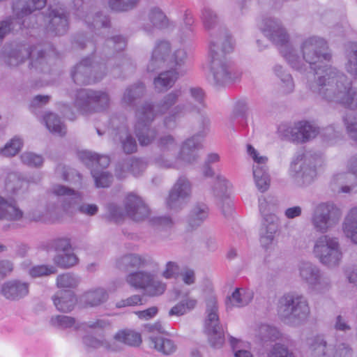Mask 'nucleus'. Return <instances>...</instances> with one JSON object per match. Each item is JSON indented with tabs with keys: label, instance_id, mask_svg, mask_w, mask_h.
I'll use <instances>...</instances> for the list:
<instances>
[{
	"label": "nucleus",
	"instance_id": "f257e3e1",
	"mask_svg": "<svg viewBox=\"0 0 357 357\" xmlns=\"http://www.w3.org/2000/svg\"><path fill=\"white\" fill-rule=\"evenodd\" d=\"M260 29L266 38L279 47L282 56L293 68L302 71L308 63L314 70V79L307 84L313 93L326 102L357 109V89L351 86L347 76L331 66L321 65L331 59L324 39L314 36L303 39L300 56L289 43V35L278 19H264Z\"/></svg>",
	"mask_w": 357,
	"mask_h": 357
},
{
	"label": "nucleus",
	"instance_id": "f03ea898",
	"mask_svg": "<svg viewBox=\"0 0 357 357\" xmlns=\"http://www.w3.org/2000/svg\"><path fill=\"white\" fill-rule=\"evenodd\" d=\"M181 89H175L167 93L154 107L145 103L139 107L135 113L136 123L135 130L141 145L149 144L155 137V132L149 128V125L158 115L168 114L163 121L167 129L176 127L178 119L186 116L196 108L188 103L178 104L173 107L181 96Z\"/></svg>",
	"mask_w": 357,
	"mask_h": 357
},
{
	"label": "nucleus",
	"instance_id": "7ed1b4c3",
	"mask_svg": "<svg viewBox=\"0 0 357 357\" xmlns=\"http://www.w3.org/2000/svg\"><path fill=\"white\" fill-rule=\"evenodd\" d=\"M231 38L223 33L211 36L208 46L209 73L208 80L213 85H222L238 79L241 73L228 59L227 54L233 51Z\"/></svg>",
	"mask_w": 357,
	"mask_h": 357
},
{
	"label": "nucleus",
	"instance_id": "20e7f679",
	"mask_svg": "<svg viewBox=\"0 0 357 357\" xmlns=\"http://www.w3.org/2000/svg\"><path fill=\"white\" fill-rule=\"evenodd\" d=\"M203 130L197 134L186 139L181 144L177 155L174 160L170 158L174 155L177 149V143L172 135H167L160 138L158 146L163 152L166 160L160 163L165 167L179 168L185 165L196 162L199 158V151L202 148V142L207 133L209 121L205 119Z\"/></svg>",
	"mask_w": 357,
	"mask_h": 357
},
{
	"label": "nucleus",
	"instance_id": "39448f33",
	"mask_svg": "<svg viewBox=\"0 0 357 357\" xmlns=\"http://www.w3.org/2000/svg\"><path fill=\"white\" fill-rule=\"evenodd\" d=\"M48 199L44 205L31 209L29 218L34 221H43L45 216L56 213L59 208L69 211L82 200V195L67 186L54 184L47 192Z\"/></svg>",
	"mask_w": 357,
	"mask_h": 357
},
{
	"label": "nucleus",
	"instance_id": "423d86ee",
	"mask_svg": "<svg viewBox=\"0 0 357 357\" xmlns=\"http://www.w3.org/2000/svg\"><path fill=\"white\" fill-rule=\"evenodd\" d=\"M278 313L286 322L296 326L307 321L310 308L305 296L298 292H289L280 298Z\"/></svg>",
	"mask_w": 357,
	"mask_h": 357
},
{
	"label": "nucleus",
	"instance_id": "0eeeda50",
	"mask_svg": "<svg viewBox=\"0 0 357 357\" xmlns=\"http://www.w3.org/2000/svg\"><path fill=\"white\" fill-rule=\"evenodd\" d=\"M312 254L321 264L329 268L338 266L343 258L339 238L329 234L321 235L314 241Z\"/></svg>",
	"mask_w": 357,
	"mask_h": 357
},
{
	"label": "nucleus",
	"instance_id": "6e6552de",
	"mask_svg": "<svg viewBox=\"0 0 357 357\" xmlns=\"http://www.w3.org/2000/svg\"><path fill=\"white\" fill-rule=\"evenodd\" d=\"M158 273L148 271H133L126 277V281L132 287L143 290L150 297L160 296L166 291L167 284Z\"/></svg>",
	"mask_w": 357,
	"mask_h": 357
},
{
	"label": "nucleus",
	"instance_id": "1a4fd4ad",
	"mask_svg": "<svg viewBox=\"0 0 357 357\" xmlns=\"http://www.w3.org/2000/svg\"><path fill=\"white\" fill-rule=\"evenodd\" d=\"M342 213L333 202H321L314 205L311 223L314 229L325 234L334 227L340 221Z\"/></svg>",
	"mask_w": 357,
	"mask_h": 357
},
{
	"label": "nucleus",
	"instance_id": "9d476101",
	"mask_svg": "<svg viewBox=\"0 0 357 357\" xmlns=\"http://www.w3.org/2000/svg\"><path fill=\"white\" fill-rule=\"evenodd\" d=\"M74 96L73 105L82 113L102 111L109 103L108 94L102 91L82 89L77 91Z\"/></svg>",
	"mask_w": 357,
	"mask_h": 357
},
{
	"label": "nucleus",
	"instance_id": "9b49d317",
	"mask_svg": "<svg viewBox=\"0 0 357 357\" xmlns=\"http://www.w3.org/2000/svg\"><path fill=\"white\" fill-rule=\"evenodd\" d=\"M312 357H351L352 351L344 342L328 343L322 335H316L307 342Z\"/></svg>",
	"mask_w": 357,
	"mask_h": 357
},
{
	"label": "nucleus",
	"instance_id": "f8f14e48",
	"mask_svg": "<svg viewBox=\"0 0 357 357\" xmlns=\"http://www.w3.org/2000/svg\"><path fill=\"white\" fill-rule=\"evenodd\" d=\"M192 192V187L190 181L184 176L179 177L166 198V206L175 211L181 210L190 202Z\"/></svg>",
	"mask_w": 357,
	"mask_h": 357
},
{
	"label": "nucleus",
	"instance_id": "ddd939ff",
	"mask_svg": "<svg viewBox=\"0 0 357 357\" xmlns=\"http://www.w3.org/2000/svg\"><path fill=\"white\" fill-rule=\"evenodd\" d=\"M217 312L218 307L215 299H209L206 303V317L204 328L208 335V340L211 346L219 348L225 342V335L219 324V317Z\"/></svg>",
	"mask_w": 357,
	"mask_h": 357
},
{
	"label": "nucleus",
	"instance_id": "4468645a",
	"mask_svg": "<svg viewBox=\"0 0 357 357\" xmlns=\"http://www.w3.org/2000/svg\"><path fill=\"white\" fill-rule=\"evenodd\" d=\"M318 133L319 128L307 121L298 122L292 128L287 125H281L278 128V134L281 137L297 143L307 142L314 138Z\"/></svg>",
	"mask_w": 357,
	"mask_h": 357
},
{
	"label": "nucleus",
	"instance_id": "2eb2a0df",
	"mask_svg": "<svg viewBox=\"0 0 357 357\" xmlns=\"http://www.w3.org/2000/svg\"><path fill=\"white\" fill-rule=\"evenodd\" d=\"M29 57L31 59V66L32 67L41 70L44 69V66L46 64V58L45 53L38 46L33 49L22 47L13 50L8 56L7 63L10 66H17Z\"/></svg>",
	"mask_w": 357,
	"mask_h": 357
},
{
	"label": "nucleus",
	"instance_id": "dca6fc26",
	"mask_svg": "<svg viewBox=\"0 0 357 357\" xmlns=\"http://www.w3.org/2000/svg\"><path fill=\"white\" fill-rule=\"evenodd\" d=\"M348 166L352 172H340L333 176L330 182V187L333 192L337 193H350L357 190V185H347L350 181L356 178L355 175L357 174V155L350 159Z\"/></svg>",
	"mask_w": 357,
	"mask_h": 357
},
{
	"label": "nucleus",
	"instance_id": "f3484780",
	"mask_svg": "<svg viewBox=\"0 0 357 357\" xmlns=\"http://www.w3.org/2000/svg\"><path fill=\"white\" fill-rule=\"evenodd\" d=\"M305 157L298 155L291 164L290 175L298 186H305L313 182L317 176L314 167L306 165Z\"/></svg>",
	"mask_w": 357,
	"mask_h": 357
},
{
	"label": "nucleus",
	"instance_id": "a211bd4d",
	"mask_svg": "<svg viewBox=\"0 0 357 357\" xmlns=\"http://www.w3.org/2000/svg\"><path fill=\"white\" fill-rule=\"evenodd\" d=\"M278 229V218L275 215H269L261 220L259 231V243L266 250H271L275 245V235Z\"/></svg>",
	"mask_w": 357,
	"mask_h": 357
},
{
	"label": "nucleus",
	"instance_id": "6ab92c4d",
	"mask_svg": "<svg viewBox=\"0 0 357 357\" xmlns=\"http://www.w3.org/2000/svg\"><path fill=\"white\" fill-rule=\"evenodd\" d=\"M119 269L128 268H151L158 269L160 264L153 257L149 255H140L135 253H128L121 257L116 261Z\"/></svg>",
	"mask_w": 357,
	"mask_h": 357
},
{
	"label": "nucleus",
	"instance_id": "aec40b11",
	"mask_svg": "<svg viewBox=\"0 0 357 357\" xmlns=\"http://www.w3.org/2000/svg\"><path fill=\"white\" fill-rule=\"evenodd\" d=\"M29 292V283L20 280H10L2 284L1 294L8 300L18 301Z\"/></svg>",
	"mask_w": 357,
	"mask_h": 357
},
{
	"label": "nucleus",
	"instance_id": "412c9836",
	"mask_svg": "<svg viewBox=\"0 0 357 357\" xmlns=\"http://www.w3.org/2000/svg\"><path fill=\"white\" fill-rule=\"evenodd\" d=\"M126 214L135 221H141L148 217L149 209L144 201L134 194L128 195L125 200Z\"/></svg>",
	"mask_w": 357,
	"mask_h": 357
},
{
	"label": "nucleus",
	"instance_id": "4be33fe9",
	"mask_svg": "<svg viewBox=\"0 0 357 357\" xmlns=\"http://www.w3.org/2000/svg\"><path fill=\"white\" fill-rule=\"evenodd\" d=\"M141 334L135 331L125 329L118 331L112 339V343L108 344L111 351H118L123 344L137 347L142 343Z\"/></svg>",
	"mask_w": 357,
	"mask_h": 357
},
{
	"label": "nucleus",
	"instance_id": "5701e85b",
	"mask_svg": "<svg viewBox=\"0 0 357 357\" xmlns=\"http://www.w3.org/2000/svg\"><path fill=\"white\" fill-rule=\"evenodd\" d=\"M172 26V23L158 8H153L149 10L147 19L142 24L143 30L147 33H152L154 29H165Z\"/></svg>",
	"mask_w": 357,
	"mask_h": 357
},
{
	"label": "nucleus",
	"instance_id": "b1692460",
	"mask_svg": "<svg viewBox=\"0 0 357 357\" xmlns=\"http://www.w3.org/2000/svg\"><path fill=\"white\" fill-rule=\"evenodd\" d=\"M91 66V60L89 58L82 60L77 64L71 73L72 78L77 84H89L93 83L101 77L91 78L89 75L95 70V66Z\"/></svg>",
	"mask_w": 357,
	"mask_h": 357
},
{
	"label": "nucleus",
	"instance_id": "393cba45",
	"mask_svg": "<svg viewBox=\"0 0 357 357\" xmlns=\"http://www.w3.org/2000/svg\"><path fill=\"white\" fill-rule=\"evenodd\" d=\"M171 45L169 41L160 40L156 43L147 66L148 70L153 71L157 67L167 62L169 63Z\"/></svg>",
	"mask_w": 357,
	"mask_h": 357
},
{
	"label": "nucleus",
	"instance_id": "a878e982",
	"mask_svg": "<svg viewBox=\"0 0 357 357\" xmlns=\"http://www.w3.org/2000/svg\"><path fill=\"white\" fill-rule=\"evenodd\" d=\"M50 19L49 29L57 35L65 33L68 29V19L62 8H50L48 16Z\"/></svg>",
	"mask_w": 357,
	"mask_h": 357
},
{
	"label": "nucleus",
	"instance_id": "bb28decb",
	"mask_svg": "<svg viewBox=\"0 0 357 357\" xmlns=\"http://www.w3.org/2000/svg\"><path fill=\"white\" fill-rule=\"evenodd\" d=\"M53 302L58 310L68 312L74 308L77 300L73 291L64 290L58 291L54 296Z\"/></svg>",
	"mask_w": 357,
	"mask_h": 357
},
{
	"label": "nucleus",
	"instance_id": "cd10ccee",
	"mask_svg": "<svg viewBox=\"0 0 357 357\" xmlns=\"http://www.w3.org/2000/svg\"><path fill=\"white\" fill-rule=\"evenodd\" d=\"M145 169V164L138 159H130L117 166L116 175L119 178L127 176L130 172L134 176H139Z\"/></svg>",
	"mask_w": 357,
	"mask_h": 357
},
{
	"label": "nucleus",
	"instance_id": "c85d7f7f",
	"mask_svg": "<svg viewBox=\"0 0 357 357\" xmlns=\"http://www.w3.org/2000/svg\"><path fill=\"white\" fill-rule=\"evenodd\" d=\"M342 231L345 236L357 244V207L350 209L342 224Z\"/></svg>",
	"mask_w": 357,
	"mask_h": 357
},
{
	"label": "nucleus",
	"instance_id": "c756f323",
	"mask_svg": "<svg viewBox=\"0 0 357 357\" xmlns=\"http://www.w3.org/2000/svg\"><path fill=\"white\" fill-rule=\"evenodd\" d=\"M298 276L310 287L321 273L320 268L310 261H301L297 266Z\"/></svg>",
	"mask_w": 357,
	"mask_h": 357
},
{
	"label": "nucleus",
	"instance_id": "7c9ffc66",
	"mask_svg": "<svg viewBox=\"0 0 357 357\" xmlns=\"http://www.w3.org/2000/svg\"><path fill=\"white\" fill-rule=\"evenodd\" d=\"M181 75L178 71L174 69L162 72L154 79L155 88L159 91H166L172 87Z\"/></svg>",
	"mask_w": 357,
	"mask_h": 357
},
{
	"label": "nucleus",
	"instance_id": "2f4dec72",
	"mask_svg": "<svg viewBox=\"0 0 357 357\" xmlns=\"http://www.w3.org/2000/svg\"><path fill=\"white\" fill-rule=\"evenodd\" d=\"M22 211L13 201H8L0 197V220H20L22 217Z\"/></svg>",
	"mask_w": 357,
	"mask_h": 357
},
{
	"label": "nucleus",
	"instance_id": "473e14b6",
	"mask_svg": "<svg viewBox=\"0 0 357 357\" xmlns=\"http://www.w3.org/2000/svg\"><path fill=\"white\" fill-rule=\"evenodd\" d=\"M107 298L108 293L100 287L91 289L82 296L84 303L91 307L98 306L105 302Z\"/></svg>",
	"mask_w": 357,
	"mask_h": 357
},
{
	"label": "nucleus",
	"instance_id": "72a5a7b5",
	"mask_svg": "<svg viewBox=\"0 0 357 357\" xmlns=\"http://www.w3.org/2000/svg\"><path fill=\"white\" fill-rule=\"evenodd\" d=\"M197 305V300L187 294L185 298L173 306L169 311V316H183L193 310Z\"/></svg>",
	"mask_w": 357,
	"mask_h": 357
},
{
	"label": "nucleus",
	"instance_id": "f704fd0d",
	"mask_svg": "<svg viewBox=\"0 0 357 357\" xmlns=\"http://www.w3.org/2000/svg\"><path fill=\"white\" fill-rule=\"evenodd\" d=\"M149 340L151 347L164 354H171L176 349V344L170 339L156 336L153 334L150 335Z\"/></svg>",
	"mask_w": 357,
	"mask_h": 357
},
{
	"label": "nucleus",
	"instance_id": "c9c22d12",
	"mask_svg": "<svg viewBox=\"0 0 357 357\" xmlns=\"http://www.w3.org/2000/svg\"><path fill=\"white\" fill-rule=\"evenodd\" d=\"M187 60L188 54L184 48H174L172 54H170L168 63L174 67V70L183 75L186 72L185 66Z\"/></svg>",
	"mask_w": 357,
	"mask_h": 357
},
{
	"label": "nucleus",
	"instance_id": "e433bc0d",
	"mask_svg": "<svg viewBox=\"0 0 357 357\" xmlns=\"http://www.w3.org/2000/svg\"><path fill=\"white\" fill-rule=\"evenodd\" d=\"M273 71L280 80V87L285 93H289L294 89V83L291 75L287 73L284 68L276 64L273 68Z\"/></svg>",
	"mask_w": 357,
	"mask_h": 357
},
{
	"label": "nucleus",
	"instance_id": "4c0bfd02",
	"mask_svg": "<svg viewBox=\"0 0 357 357\" xmlns=\"http://www.w3.org/2000/svg\"><path fill=\"white\" fill-rule=\"evenodd\" d=\"M253 298V293L243 288L236 289L229 297V302L234 307H243L248 305Z\"/></svg>",
	"mask_w": 357,
	"mask_h": 357
},
{
	"label": "nucleus",
	"instance_id": "58836bf2",
	"mask_svg": "<svg viewBox=\"0 0 357 357\" xmlns=\"http://www.w3.org/2000/svg\"><path fill=\"white\" fill-rule=\"evenodd\" d=\"M208 208L206 204H196L189 214L188 222L192 227H197L208 218Z\"/></svg>",
	"mask_w": 357,
	"mask_h": 357
},
{
	"label": "nucleus",
	"instance_id": "ea45409f",
	"mask_svg": "<svg viewBox=\"0 0 357 357\" xmlns=\"http://www.w3.org/2000/svg\"><path fill=\"white\" fill-rule=\"evenodd\" d=\"M43 121L50 132L60 136L66 134V126L56 114L47 113L43 117Z\"/></svg>",
	"mask_w": 357,
	"mask_h": 357
},
{
	"label": "nucleus",
	"instance_id": "a19ab883",
	"mask_svg": "<svg viewBox=\"0 0 357 357\" xmlns=\"http://www.w3.org/2000/svg\"><path fill=\"white\" fill-rule=\"evenodd\" d=\"M80 159L87 165H97L104 168L109 164V158L107 155H99L89 151H84L79 153ZM94 169H98V167Z\"/></svg>",
	"mask_w": 357,
	"mask_h": 357
},
{
	"label": "nucleus",
	"instance_id": "79ce46f5",
	"mask_svg": "<svg viewBox=\"0 0 357 357\" xmlns=\"http://www.w3.org/2000/svg\"><path fill=\"white\" fill-rule=\"evenodd\" d=\"M231 188V183L225 176L220 174L215 176L212 189L215 197L220 199L229 198V192Z\"/></svg>",
	"mask_w": 357,
	"mask_h": 357
},
{
	"label": "nucleus",
	"instance_id": "37998d69",
	"mask_svg": "<svg viewBox=\"0 0 357 357\" xmlns=\"http://www.w3.org/2000/svg\"><path fill=\"white\" fill-rule=\"evenodd\" d=\"M253 172V177L255 185L261 192L266 191L270 185V176L268 171V167L265 168L255 167Z\"/></svg>",
	"mask_w": 357,
	"mask_h": 357
},
{
	"label": "nucleus",
	"instance_id": "c03bdc74",
	"mask_svg": "<svg viewBox=\"0 0 357 357\" xmlns=\"http://www.w3.org/2000/svg\"><path fill=\"white\" fill-rule=\"evenodd\" d=\"M144 91L145 87L142 83L128 88L122 98L123 103L126 105H132L137 98L144 95Z\"/></svg>",
	"mask_w": 357,
	"mask_h": 357
},
{
	"label": "nucleus",
	"instance_id": "a18cd8bd",
	"mask_svg": "<svg viewBox=\"0 0 357 357\" xmlns=\"http://www.w3.org/2000/svg\"><path fill=\"white\" fill-rule=\"evenodd\" d=\"M23 144V139L21 137L15 136L5 144L0 150V153L6 157L15 156L20 151Z\"/></svg>",
	"mask_w": 357,
	"mask_h": 357
},
{
	"label": "nucleus",
	"instance_id": "49530a36",
	"mask_svg": "<svg viewBox=\"0 0 357 357\" xmlns=\"http://www.w3.org/2000/svg\"><path fill=\"white\" fill-rule=\"evenodd\" d=\"M54 264L61 268H70L78 263V258L75 254L68 251L62 254H57L53 258Z\"/></svg>",
	"mask_w": 357,
	"mask_h": 357
},
{
	"label": "nucleus",
	"instance_id": "de8ad7c7",
	"mask_svg": "<svg viewBox=\"0 0 357 357\" xmlns=\"http://www.w3.org/2000/svg\"><path fill=\"white\" fill-rule=\"evenodd\" d=\"M117 135H119V139L121 141L122 147L123 151L127 153H132L137 150L136 141L128 133L125 128H121L116 134L114 140H116Z\"/></svg>",
	"mask_w": 357,
	"mask_h": 357
},
{
	"label": "nucleus",
	"instance_id": "09e8293b",
	"mask_svg": "<svg viewBox=\"0 0 357 357\" xmlns=\"http://www.w3.org/2000/svg\"><path fill=\"white\" fill-rule=\"evenodd\" d=\"M255 331V335L262 340H273L280 337L279 331L276 328L267 324H261L257 325Z\"/></svg>",
	"mask_w": 357,
	"mask_h": 357
},
{
	"label": "nucleus",
	"instance_id": "8fccbe9b",
	"mask_svg": "<svg viewBox=\"0 0 357 357\" xmlns=\"http://www.w3.org/2000/svg\"><path fill=\"white\" fill-rule=\"evenodd\" d=\"M247 153L253 160L252 170L255 167L259 169L267 167L268 158L250 144L247 145Z\"/></svg>",
	"mask_w": 357,
	"mask_h": 357
},
{
	"label": "nucleus",
	"instance_id": "3c124183",
	"mask_svg": "<svg viewBox=\"0 0 357 357\" xmlns=\"http://www.w3.org/2000/svg\"><path fill=\"white\" fill-rule=\"evenodd\" d=\"M79 282V278L71 273L59 275L56 278V285L59 289H70L75 288Z\"/></svg>",
	"mask_w": 357,
	"mask_h": 357
},
{
	"label": "nucleus",
	"instance_id": "603ef678",
	"mask_svg": "<svg viewBox=\"0 0 357 357\" xmlns=\"http://www.w3.org/2000/svg\"><path fill=\"white\" fill-rule=\"evenodd\" d=\"M189 95L191 98L195 102V105L190 104L192 107H195L196 109L191 111L192 112H199L200 109L204 107L205 102V93L204 90L198 86H192L188 89Z\"/></svg>",
	"mask_w": 357,
	"mask_h": 357
},
{
	"label": "nucleus",
	"instance_id": "864d4df0",
	"mask_svg": "<svg viewBox=\"0 0 357 357\" xmlns=\"http://www.w3.org/2000/svg\"><path fill=\"white\" fill-rule=\"evenodd\" d=\"M22 181L17 172L9 173L5 180L6 190L10 194H15L22 188Z\"/></svg>",
	"mask_w": 357,
	"mask_h": 357
},
{
	"label": "nucleus",
	"instance_id": "5fc2aeb1",
	"mask_svg": "<svg viewBox=\"0 0 357 357\" xmlns=\"http://www.w3.org/2000/svg\"><path fill=\"white\" fill-rule=\"evenodd\" d=\"M91 174L94 178L96 185L98 188L108 187L112 183V174L104 169H93L91 170Z\"/></svg>",
	"mask_w": 357,
	"mask_h": 357
},
{
	"label": "nucleus",
	"instance_id": "6e6d98bb",
	"mask_svg": "<svg viewBox=\"0 0 357 357\" xmlns=\"http://www.w3.org/2000/svg\"><path fill=\"white\" fill-rule=\"evenodd\" d=\"M331 287V281L330 278L321 272L309 287L316 293L323 294L328 291Z\"/></svg>",
	"mask_w": 357,
	"mask_h": 357
},
{
	"label": "nucleus",
	"instance_id": "4d7b16f0",
	"mask_svg": "<svg viewBox=\"0 0 357 357\" xmlns=\"http://www.w3.org/2000/svg\"><path fill=\"white\" fill-rule=\"evenodd\" d=\"M180 266L178 262L168 261L164 265L160 276L166 280L176 279L180 275Z\"/></svg>",
	"mask_w": 357,
	"mask_h": 357
},
{
	"label": "nucleus",
	"instance_id": "13d9d810",
	"mask_svg": "<svg viewBox=\"0 0 357 357\" xmlns=\"http://www.w3.org/2000/svg\"><path fill=\"white\" fill-rule=\"evenodd\" d=\"M139 0H107V3L111 9L125 12L135 8L138 4Z\"/></svg>",
	"mask_w": 357,
	"mask_h": 357
},
{
	"label": "nucleus",
	"instance_id": "bf43d9fd",
	"mask_svg": "<svg viewBox=\"0 0 357 357\" xmlns=\"http://www.w3.org/2000/svg\"><path fill=\"white\" fill-rule=\"evenodd\" d=\"M275 206V202L273 198L268 197H261L259 198V209L261 215L262 220H264L269 215H274L273 211Z\"/></svg>",
	"mask_w": 357,
	"mask_h": 357
},
{
	"label": "nucleus",
	"instance_id": "052dcab7",
	"mask_svg": "<svg viewBox=\"0 0 357 357\" xmlns=\"http://www.w3.org/2000/svg\"><path fill=\"white\" fill-rule=\"evenodd\" d=\"M56 268L52 265H37L32 266L29 270V274L31 278H40L55 274Z\"/></svg>",
	"mask_w": 357,
	"mask_h": 357
},
{
	"label": "nucleus",
	"instance_id": "680f3d73",
	"mask_svg": "<svg viewBox=\"0 0 357 357\" xmlns=\"http://www.w3.org/2000/svg\"><path fill=\"white\" fill-rule=\"evenodd\" d=\"M346 57V70L351 75L357 77V45H354L351 50L347 52Z\"/></svg>",
	"mask_w": 357,
	"mask_h": 357
},
{
	"label": "nucleus",
	"instance_id": "e2e57ef3",
	"mask_svg": "<svg viewBox=\"0 0 357 357\" xmlns=\"http://www.w3.org/2000/svg\"><path fill=\"white\" fill-rule=\"evenodd\" d=\"M84 21L96 29L106 27L109 24L107 16L100 13H96V15L91 13L86 14L84 17Z\"/></svg>",
	"mask_w": 357,
	"mask_h": 357
},
{
	"label": "nucleus",
	"instance_id": "0e129e2a",
	"mask_svg": "<svg viewBox=\"0 0 357 357\" xmlns=\"http://www.w3.org/2000/svg\"><path fill=\"white\" fill-rule=\"evenodd\" d=\"M50 322L52 326L61 328H68L73 326L76 328H79V326L76 325L74 318L65 315H57L53 317H52Z\"/></svg>",
	"mask_w": 357,
	"mask_h": 357
},
{
	"label": "nucleus",
	"instance_id": "69168bd1",
	"mask_svg": "<svg viewBox=\"0 0 357 357\" xmlns=\"http://www.w3.org/2000/svg\"><path fill=\"white\" fill-rule=\"evenodd\" d=\"M343 121L349 135L357 141V115L349 113L343 118Z\"/></svg>",
	"mask_w": 357,
	"mask_h": 357
},
{
	"label": "nucleus",
	"instance_id": "338daca9",
	"mask_svg": "<svg viewBox=\"0 0 357 357\" xmlns=\"http://www.w3.org/2000/svg\"><path fill=\"white\" fill-rule=\"evenodd\" d=\"M202 19L204 27L208 30L213 29L218 23L217 15L208 8H204L202 11Z\"/></svg>",
	"mask_w": 357,
	"mask_h": 357
},
{
	"label": "nucleus",
	"instance_id": "774afa93",
	"mask_svg": "<svg viewBox=\"0 0 357 357\" xmlns=\"http://www.w3.org/2000/svg\"><path fill=\"white\" fill-rule=\"evenodd\" d=\"M21 161L30 167H40L43 163V158L40 155L33 152L25 151L20 155Z\"/></svg>",
	"mask_w": 357,
	"mask_h": 357
}]
</instances>
